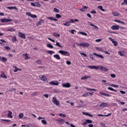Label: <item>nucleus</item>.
Instances as JSON below:
<instances>
[{"label":"nucleus","mask_w":127,"mask_h":127,"mask_svg":"<svg viewBox=\"0 0 127 127\" xmlns=\"http://www.w3.org/2000/svg\"><path fill=\"white\" fill-rule=\"evenodd\" d=\"M59 53H60L62 55L64 56H69L70 54L67 51H64V50H60L59 51Z\"/></svg>","instance_id":"1"},{"label":"nucleus","mask_w":127,"mask_h":127,"mask_svg":"<svg viewBox=\"0 0 127 127\" xmlns=\"http://www.w3.org/2000/svg\"><path fill=\"white\" fill-rule=\"evenodd\" d=\"M52 102L55 105L58 106V107H59V106H60V102L57 100V99H56V97H53Z\"/></svg>","instance_id":"2"},{"label":"nucleus","mask_w":127,"mask_h":127,"mask_svg":"<svg viewBox=\"0 0 127 127\" xmlns=\"http://www.w3.org/2000/svg\"><path fill=\"white\" fill-rule=\"evenodd\" d=\"M77 46H82V47L85 48V47H89V46H90V44L88 43H81L80 44L77 43Z\"/></svg>","instance_id":"3"},{"label":"nucleus","mask_w":127,"mask_h":127,"mask_svg":"<svg viewBox=\"0 0 127 127\" xmlns=\"http://www.w3.org/2000/svg\"><path fill=\"white\" fill-rule=\"evenodd\" d=\"M18 36L19 37H20V38H22V39H26L25 34L22 33V32H18Z\"/></svg>","instance_id":"4"},{"label":"nucleus","mask_w":127,"mask_h":127,"mask_svg":"<svg viewBox=\"0 0 127 127\" xmlns=\"http://www.w3.org/2000/svg\"><path fill=\"white\" fill-rule=\"evenodd\" d=\"M26 14L32 17V18H37V16L36 15H34L31 14L30 12H26Z\"/></svg>","instance_id":"5"},{"label":"nucleus","mask_w":127,"mask_h":127,"mask_svg":"<svg viewBox=\"0 0 127 127\" xmlns=\"http://www.w3.org/2000/svg\"><path fill=\"white\" fill-rule=\"evenodd\" d=\"M0 21L2 23L3 22H10V21H12V19H7V18H3V19H0Z\"/></svg>","instance_id":"6"},{"label":"nucleus","mask_w":127,"mask_h":127,"mask_svg":"<svg viewBox=\"0 0 127 127\" xmlns=\"http://www.w3.org/2000/svg\"><path fill=\"white\" fill-rule=\"evenodd\" d=\"M56 122H58V123H59L61 125H63V124L65 123V120L63 119H59L56 120Z\"/></svg>","instance_id":"7"},{"label":"nucleus","mask_w":127,"mask_h":127,"mask_svg":"<svg viewBox=\"0 0 127 127\" xmlns=\"http://www.w3.org/2000/svg\"><path fill=\"white\" fill-rule=\"evenodd\" d=\"M98 67H99V69L100 68V70H101L102 71H104V72H107V71H109V69L106 67H104L103 66L99 65V66H98Z\"/></svg>","instance_id":"8"},{"label":"nucleus","mask_w":127,"mask_h":127,"mask_svg":"<svg viewBox=\"0 0 127 127\" xmlns=\"http://www.w3.org/2000/svg\"><path fill=\"white\" fill-rule=\"evenodd\" d=\"M120 28V26L116 25H113L111 27V29L113 30H119Z\"/></svg>","instance_id":"9"},{"label":"nucleus","mask_w":127,"mask_h":127,"mask_svg":"<svg viewBox=\"0 0 127 127\" xmlns=\"http://www.w3.org/2000/svg\"><path fill=\"white\" fill-rule=\"evenodd\" d=\"M49 84H50V85H53V86H58V85H59V82L57 81H52Z\"/></svg>","instance_id":"10"},{"label":"nucleus","mask_w":127,"mask_h":127,"mask_svg":"<svg viewBox=\"0 0 127 127\" xmlns=\"http://www.w3.org/2000/svg\"><path fill=\"white\" fill-rule=\"evenodd\" d=\"M87 68H89V69H95V70H98V69H99V66L96 65H89L87 66Z\"/></svg>","instance_id":"11"},{"label":"nucleus","mask_w":127,"mask_h":127,"mask_svg":"<svg viewBox=\"0 0 127 127\" xmlns=\"http://www.w3.org/2000/svg\"><path fill=\"white\" fill-rule=\"evenodd\" d=\"M62 86L64 88H70V87H71V84H70L69 83H66L63 84Z\"/></svg>","instance_id":"12"},{"label":"nucleus","mask_w":127,"mask_h":127,"mask_svg":"<svg viewBox=\"0 0 127 127\" xmlns=\"http://www.w3.org/2000/svg\"><path fill=\"white\" fill-rule=\"evenodd\" d=\"M93 55H95V56H97V57H99V58H101V59H103V58H104V56H103V55H99L96 53H93Z\"/></svg>","instance_id":"13"},{"label":"nucleus","mask_w":127,"mask_h":127,"mask_svg":"<svg viewBox=\"0 0 127 127\" xmlns=\"http://www.w3.org/2000/svg\"><path fill=\"white\" fill-rule=\"evenodd\" d=\"M87 8H88V6H83L82 8L80 9V11L82 12L86 11V9H87Z\"/></svg>","instance_id":"14"},{"label":"nucleus","mask_w":127,"mask_h":127,"mask_svg":"<svg viewBox=\"0 0 127 127\" xmlns=\"http://www.w3.org/2000/svg\"><path fill=\"white\" fill-rule=\"evenodd\" d=\"M40 78L41 80H42V81H44V82H45V81H47V78H46V77H45V75H42V76H40Z\"/></svg>","instance_id":"15"},{"label":"nucleus","mask_w":127,"mask_h":127,"mask_svg":"<svg viewBox=\"0 0 127 127\" xmlns=\"http://www.w3.org/2000/svg\"><path fill=\"white\" fill-rule=\"evenodd\" d=\"M8 115H7L8 118L12 119V112H11V111H8Z\"/></svg>","instance_id":"16"},{"label":"nucleus","mask_w":127,"mask_h":127,"mask_svg":"<svg viewBox=\"0 0 127 127\" xmlns=\"http://www.w3.org/2000/svg\"><path fill=\"white\" fill-rule=\"evenodd\" d=\"M54 57L57 59V60H60V59H61V58H60V56L58 54L54 55Z\"/></svg>","instance_id":"17"},{"label":"nucleus","mask_w":127,"mask_h":127,"mask_svg":"<svg viewBox=\"0 0 127 127\" xmlns=\"http://www.w3.org/2000/svg\"><path fill=\"white\" fill-rule=\"evenodd\" d=\"M112 14L114 16H120V14H121L118 12H113Z\"/></svg>","instance_id":"18"},{"label":"nucleus","mask_w":127,"mask_h":127,"mask_svg":"<svg viewBox=\"0 0 127 127\" xmlns=\"http://www.w3.org/2000/svg\"><path fill=\"white\" fill-rule=\"evenodd\" d=\"M7 8L10 10H11V9H17V8L16 6H8L7 7Z\"/></svg>","instance_id":"19"},{"label":"nucleus","mask_w":127,"mask_h":127,"mask_svg":"<svg viewBox=\"0 0 127 127\" xmlns=\"http://www.w3.org/2000/svg\"><path fill=\"white\" fill-rule=\"evenodd\" d=\"M89 78H91V76L85 75L84 77H81V80H86Z\"/></svg>","instance_id":"20"},{"label":"nucleus","mask_w":127,"mask_h":127,"mask_svg":"<svg viewBox=\"0 0 127 127\" xmlns=\"http://www.w3.org/2000/svg\"><path fill=\"white\" fill-rule=\"evenodd\" d=\"M47 47H48V48H51V49L54 48V47L53 46V45H52V44H48L47 45Z\"/></svg>","instance_id":"21"},{"label":"nucleus","mask_w":127,"mask_h":127,"mask_svg":"<svg viewBox=\"0 0 127 127\" xmlns=\"http://www.w3.org/2000/svg\"><path fill=\"white\" fill-rule=\"evenodd\" d=\"M79 34H81L82 35H84V36H87L88 34L85 32H79Z\"/></svg>","instance_id":"22"},{"label":"nucleus","mask_w":127,"mask_h":127,"mask_svg":"<svg viewBox=\"0 0 127 127\" xmlns=\"http://www.w3.org/2000/svg\"><path fill=\"white\" fill-rule=\"evenodd\" d=\"M108 89L110 90V91H113L114 92H115V93H117V92H118L117 90L114 89V88H113V87H108Z\"/></svg>","instance_id":"23"},{"label":"nucleus","mask_w":127,"mask_h":127,"mask_svg":"<svg viewBox=\"0 0 127 127\" xmlns=\"http://www.w3.org/2000/svg\"><path fill=\"white\" fill-rule=\"evenodd\" d=\"M1 61H2V62H6V61H7V59L4 57H1Z\"/></svg>","instance_id":"24"},{"label":"nucleus","mask_w":127,"mask_h":127,"mask_svg":"<svg viewBox=\"0 0 127 127\" xmlns=\"http://www.w3.org/2000/svg\"><path fill=\"white\" fill-rule=\"evenodd\" d=\"M47 53H48V54H50V55H52L54 53H55V52L53 51H48Z\"/></svg>","instance_id":"25"},{"label":"nucleus","mask_w":127,"mask_h":127,"mask_svg":"<svg viewBox=\"0 0 127 127\" xmlns=\"http://www.w3.org/2000/svg\"><path fill=\"white\" fill-rule=\"evenodd\" d=\"M108 106V104L106 103H102L100 105V107H107Z\"/></svg>","instance_id":"26"},{"label":"nucleus","mask_w":127,"mask_h":127,"mask_svg":"<svg viewBox=\"0 0 127 127\" xmlns=\"http://www.w3.org/2000/svg\"><path fill=\"white\" fill-rule=\"evenodd\" d=\"M41 23H44V20L40 19L38 22L39 25H41Z\"/></svg>","instance_id":"27"},{"label":"nucleus","mask_w":127,"mask_h":127,"mask_svg":"<svg viewBox=\"0 0 127 127\" xmlns=\"http://www.w3.org/2000/svg\"><path fill=\"white\" fill-rule=\"evenodd\" d=\"M63 25L64 26H70V22L69 21L66 22L65 23H64Z\"/></svg>","instance_id":"28"},{"label":"nucleus","mask_w":127,"mask_h":127,"mask_svg":"<svg viewBox=\"0 0 127 127\" xmlns=\"http://www.w3.org/2000/svg\"><path fill=\"white\" fill-rule=\"evenodd\" d=\"M35 6H37L38 7H40L41 6V4L37 2H35Z\"/></svg>","instance_id":"29"},{"label":"nucleus","mask_w":127,"mask_h":127,"mask_svg":"<svg viewBox=\"0 0 127 127\" xmlns=\"http://www.w3.org/2000/svg\"><path fill=\"white\" fill-rule=\"evenodd\" d=\"M53 35L55 36V37H60V34L58 33H54Z\"/></svg>","instance_id":"30"},{"label":"nucleus","mask_w":127,"mask_h":127,"mask_svg":"<svg viewBox=\"0 0 127 127\" xmlns=\"http://www.w3.org/2000/svg\"><path fill=\"white\" fill-rule=\"evenodd\" d=\"M59 116L60 117H61V118H66V115H65L64 114H63L62 113H60L59 114Z\"/></svg>","instance_id":"31"},{"label":"nucleus","mask_w":127,"mask_h":127,"mask_svg":"<svg viewBox=\"0 0 127 127\" xmlns=\"http://www.w3.org/2000/svg\"><path fill=\"white\" fill-rule=\"evenodd\" d=\"M54 12L59 13L60 10L59 9H57V8L55 7L54 8Z\"/></svg>","instance_id":"32"},{"label":"nucleus","mask_w":127,"mask_h":127,"mask_svg":"<svg viewBox=\"0 0 127 127\" xmlns=\"http://www.w3.org/2000/svg\"><path fill=\"white\" fill-rule=\"evenodd\" d=\"M112 43H113L115 46H118V42H117L116 41H115V40L113 41Z\"/></svg>","instance_id":"33"},{"label":"nucleus","mask_w":127,"mask_h":127,"mask_svg":"<svg viewBox=\"0 0 127 127\" xmlns=\"http://www.w3.org/2000/svg\"><path fill=\"white\" fill-rule=\"evenodd\" d=\"M86 122L87 123V124H92V123H93V121H92V120L90 119H87L86 120Z\"/></svg>","instance_id":"34"},{"label":"nucleus","mask_w":127,"mask_h":127,"mask_svg":"<svg viewBox=\"0 0 127 127\" xmlns=\"http://www.w3.org/2000/svg\"><path fill=\"white\" fill-rule=\"evenodd\" d=\"M24 56H25V60H28V54L26 53L24 54Z\"/></svg>","instance_id":"35"},{"label":"nucleus","mask_w":127,"mask_h":127,"mask_svg":"<svg viewBox=\"0 0 127 127\" xmlns=\"http://www.w3.org/2000/svg\"><path fill=\"white\" fill-rule=\"evenodd\" d=\"M56 17L57 18H61V17H62V16L60 14H56Z\"/></svg>","instance_id":"36"},{"label":"nucleus","mask_w":127,"mask_h":127,"mask_svg":"<svg viewBox=\"0 0 127 127\" xmlns=\"http://www.w3.org/2000/svg\"><path fill=\"white\" fill-rule=\"evenodd\" d=\"M41 122L43 124V125H47V121H46V120H42L41 121Z\"/></svg>","instance_id":"37"},{"label":"nucleus","mask_w":127,"mask_h":127,"mask_svg":"<svg viewBox=\"0 0 127 127\" xmlns=\"http://www.w3.org/2000/svg\"><path fill=\"white\" fill-rule=\"evenodd\" d=\"M17 39H16V37H15V36H14L13 38H12V41L13 42H15V41H17Z\"/></svg>","instance_id":"38"},{"label":"nucleus","mask_w":127,"mask_h":127,"mask_svg":"<svg viewBox=\"0 0 127 127\" xmlns=\"http://www.w3.org/2000/svg\"><path fill=\"white\" fill-rule=\"evenodd\" d=\"M1 77L2 78H4V79H6V78H7L6 75H5V74L4 73H2L1 75Z\"/></svg>","instance_id":"39"},{"label":"nucleus","mask_w":127,"mask_h":127,"mask_svg":"<svg viewBox=\"0 0 127 127\" xmlns=\"http://www.w3.org/2000/svg\"><path fill=\"white\" fill-rule=\"evenodd\" d=\"M1 121H3V122H6V123H10V120L1 119Z\"/></svg>","instance_id":"40"},{"label":"nucleus","mask_w":127,"mask_h":127,"mask_svg":"<svg viewBox=\"0 0 127 127\" xmlns=\"http://www.w3.org/2000/svg\"><path fill=\"white\" fill-rule=\"evenodd\" d=\"M102 52H104L105 54H107V55H111V53L107 51H103Z\"/></svg>","instance_id":"41"},{"label":"nucleus","mask_w":127,"mask_h":127,"mask_svg":"<svg viewBox=\"0 0 127 127\" xmlns=\"http://www.w3.org/2000/svg\"><path fill=\"white\" fill-rule=\"evenodd\" d=\"M23 118V113H20L19 115V119H22Z\"/></svg>","instance_id":"42"},{"label":"nucleus","mask_w":127,"mask_h":127,"mask_svg":"<svg viewBox=\"0 0 127 127\" xmlns=\"http://www.w3.org/2000/svg\"><path fill=\"white\" fill-rule=\"evenodd\" d=\"M89 95V93L85 92L84 94L82 95V97H87V96Z\"/></svg>","instance_id":"43"},{"label":"nucleus","mask_w":127,"mask_h":127,"mask_svg":"<svg viewBox=\"0 0 127 127\" xmlns=\"http://www.w3.org/2000/svg\"><path fill=\"white\" fill-rule=\"evenodd\" d=\"M56 45V46H58L59 47H61V48H62V46L60 45V43L59 42H57Z\"/></svg>","instance_id":"44"},{"label":"nucleus","mask_w":127,"mask_h":127,"mask_svg":"<svg viewBox=\"0 0 127 127\" xmlns=\"http://www.w3.org/2000/svg\"><path fill=\"white\" fill-rule=\"evenodd\" d=\"M18 71H21V69L18 68H16V69H15L14 70V72H15V73L17 72Z\"/></svg>","instance_id":"45"},{"label":"nucleus","mask_w":127,"mask_h":127,"mask_svg":"<svg viewBox=\"0 0 127 127\" xmlns=\"http://www.w3.org/2000/svg\"><path fill=\"white\" fill-rule=\"evenodd\" d=\"M5 49H6L7 50H10V47L7 46H4Z\"/></svg>","instance_id":"46"},{"label":"nucleus","mask_w":127,"mask_h":127,"mask_svg":"<svg viewBox=\"0 0 127 127\" xmlns=\"http://www.w3.org/2000/svg\"><path fill=\"white\" fill-rule=\"evenodd\" d=\"M8 31H11V32L15 31V29L10 28L9 30H8Z\"/></svg>","instance_id":"47"},{"label":"nucleus","mask_w":127,"mask_h":127,"mask_svg":"<svg viewBox=\"0 0 127 127\" xmlns=\"http://www.w3.org/2000/svg\"><path fill=\"white\" fill-rule=\"evenodd\" d=\"M80 55H83L84 57H87V55L84 53H80Z\"/></svg>","instance_id":"48"},{"label":"nucleus","mask_w":127,"mask_h":127,"mask_svg":"<svg viewBox=\"0 0 127 127\" xmlns=\"http://www.w3.org/2000/svg\"><path fill=\"white\" fill-rule=\"evenodd\" d=\"M90 13H92V14H96V13H97V11H96V10H92L90 12Z\"/></svg>","instance_id":"49"},{"label":"nucleus","mask_w":127,"mask_h":127,"mask_svg":"<svg viewBox=\"0 0 127 127\" xmlns=\"http://www.w3.org/2000/svg\"><path fill=\"white\" fill-rule=\"evenodd\" d=\"M95 49L96 50H99V51L103 52V50H102L101 48H99V47H96Z\"/></svg>","instance_id":"50"},{"label":"nucleus","mask_w":127,"mask_h":127,"mask_svg":"<svg viewBox=\"0 0 127 127\" xmlns=\"http://www.w3.org/2000/svg\"><path fill=\"white\" fill-rule=\"evenodd\" d=\"M112 78H116V74L112 73L110 74Z\"/></svg>","instance_id":"51"},{"label":"nucleus","mask_w":127,"mask_h":127,"mask_svg":"<svg viewBox=\"0 0 127 127\" xmlns=\"http://www.w3.org/2000/svg\"><path fill=\"white\" fill-rule=\"evenodd\" d=\"M48 39H49V40H50V41H52V42L55 43V40L52 39L51 38H48Z\"/></svg>","instance_id":"52"},{"label":"nucleus","mask_w":127,"mask_h":127,"mask_svg":"<svg viewBox=\"0 0 127 127\" xmlns=\"http://www.w3.org/2000/svg\"><path fill=\"white\" fill-rule=\"evenodd\" d=\"M71 34H75V33L74 32H76V30H71V31H70Z\"/></svg>","instance_id":"53"},{"label":"nucleus","mask_w":127,"mask_h":127,"mask_svg":"<svg viewBox=\"0 0 127 127\" xmlns=\"http://www.w3.org/2000/svg\"><path fill=\"white\" fill-rule=\"evenodd\" d=\"M118 54H119V55L120 56H124V55H123V52H122V51H121L118 52Z\"/></svg>","instance_id":"54"},{"label":"nucleus","mask_w":127,"mask_h":127,"mask_svg":"<svg viewBox=\"0 0 127 127\" xmlns=\"http://www.w3.org/2000/svg\"><path fill=\"white\" fill-rule=\"evenodd\" d=\"M117 102H118V103H120L121 105H125V104H126V103L124 102H121L120 100H118Z\"/></svg>","instance_id":"55"},{"label":"nucleus","mask_w":127,"mask_h":127,"mask_svg":"<svg viewBox=\"0 0 127 127\" xmlns=\"http://www.w3.org/2000/svg\"><path fill=\"white\" fill-rule=\"evenodd\" d=\"M106 97H111V95L108 94V93H104V95Z\"/></svg>","instance_id":"56"},{"label":"nucleus","mask_w":127,"mask_h":127,"mask_svg":"<svg viewBox=\"0 0 127 127\" xmlns=\"http://www.w3.org/2000/svg\"><path fill=\"white\" fill-rule=\"evenodd\" d=\"M21 127H29V125H27V124H26V125H21Z\"/></svg>","instance_id":"57"},{"label":"nucleus","mask_w":127,"mask_h":127,"mask_svg":"<svg viewBox=\"0 0 127 127\" xmlns=\"http://www.w3.org/2000/svg\"><path fill=\"white\" fill-rule=\"evenodd\" d=\"M87 16H88V17H89V18H92V16L91 15V14L90 13H87L86 14Z\"/></svg>","instance_id":"58"},{"label":"nucleus","mask_w":127,"mask_h":127,"mask_svg":"<svg viewBox=\"0 0 127 127\" xmlns=\"http://www.w3.org/2000/svg\"><path fill=\"white\" fill-rule=\"evenodd\" d=\"M96 42H101L102 41V39H98L95 40Z\"/></svg>","instance_id":"59"},{"label":"nucleus","mask_w":127,"mask_h":127,"mask_svg":"<svg viewBox=\"0 0 127 127\" xmlns=\"http://www.w3.org/2000/svg\"><path fill=\"white\" fill-rule=\"evenodd\" d=\"M67 65H71V62L69 61H67L66 62Z\"/></svg>","instance_id":"60"},{"label":"nucleus","mask_w":127,"mask_h":127,"mask_svg":"<svg viewBox=\"0 0 127 127\" xmlns=\"http://www.w3.org/2000/svg\"><path fill=\"white\" fill-rule=\"evenodd\" d=\"M36 63H37L38 64H41V61L38 60L37 61H36Z\"/></svg>","instance_id":"61"},{"label":"nucleus","mask_w":127,"mask_h":127,"mask_svg":"<svg viewBox=\"0 0 127 127\" xmlns=\"http://www.w3.org/2000/svg\"><path fill=\"white\" fill-rule=\"evenodd\" d=\"M53 17H48V19H50V20H53Z\"/></svg>","instance_id":"62"},{"label":"nucleus","mask_w":127,"mask_h":127,"mask_svg":"<svg viewBox=\"0 0 127 127\" xmlns=\"http://www.w3.org/2000/svg\"><path fill=\"white\" fill-rule=\"evenodd\" d=\"M98 8H99V9H100V10H102L103 8V6H98Z\"/></svg>","instance_id":"63"},{"label":"nucleus","mask_w":127,"mask_h":127,"mask_svg":"<svg viewBox=\"0 0 127 127\" xmlns=\"http://www.w3.org/2000/svg\"><path fill=\"white\" fill-rule=\"evenodd\" d=\"M120 93H121V94H123L125 95V94H126V91H123V90H121V91H120Z\"/></svg>","instance_id":"64"}]
</instances>
